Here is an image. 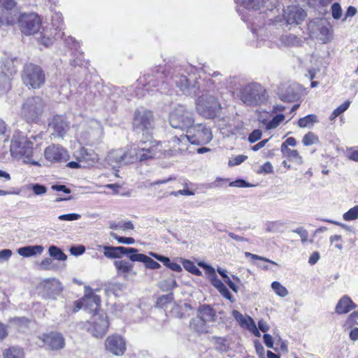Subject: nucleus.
<instances>
[{"label": "nucleus", "mask_w": 358, "mask_h": 358, "mask_svg": "<svg viewBox=\"0 0 358 358\" xmlns=\"http://www.w3.org/2000/svg\"><path fill=\"white\" fill-rule=\"evenodd\" d=\"M163 153L160 143L152 145L149 148H136L133 146L110 150L106 158L107 164L114 168L134 164L138 161H144L153 157H159Z\"/></svg>", "instance_id": "f257e3e1"}, {"label": "nucleus", "mask_w": 358, "mask_h": 358, "mask_svg": "<svg viewBox=\"0 0 358 358\" xmlns=\"http://www.w3.org/2000/svg\"><path fill=\"white\" fill-rule=\"evenodd\" d=\"M10 152L13 157L17 159H23L24 163L39 165L37 162L31 160L33 155V143L22 133L13 135Z\"/></svg>", "instance_id": "f03ea898"}, {"label": "nucleus", "mask_w": 358, "mask_h": 358, "mask_svg": "<svg viewBox=\"0 0 358 358\" xmlns=\"http://www.w3.org/2000/svg\"><path fill=\"white\" fill-rule=\"evenodd\" d=\"M45 102L40 96L29 97L23 103L21 115L27 122H38L45 110Z\"/></svg>", "instance_id": "7ed1b4c3"}, {"label": "nucleus", "mask_w": 358, "mask_h": 358, "mask_svg": "<svg viewBox=\"0 0 358 358\" xmlns=\"http://www.w3.org/2000/svg\"><path fill=\"white\" fill-rule=\"evenodd\" d=\"M195 105L197 113L206 119H213L218 116L222 109L217 99L208 93L199 96Z\"/></svg>", "instance_id": "20e7f679"}, {"label": "nucleus", "mask_w": 358, "mask_h": 358, "mask_svg": "<svg viewBox=\"0 0 358 358\" xmlns=\"http://www.w3.org/2000/svg\"><path fill=\"white\" fill-rule=\"evenodd\" d=\"M102 134L99 122L88 119L83 121L77 129L76 136L85 143H94L97 141Z\"/></svg>", "instance_id": "39448f33"}, {"label": "nucleus", "mask_w": 358, "mask_h": 358, "mask_svg": "<svg viewBox=\"0 0 358 358\" xmlns=\"http://www.w3.org/2000/svg\"><path fill=\"white\" fill-rule=\"evenodd\" d=\"M194 122L192 111L185 105L178 104L169 114V123L173 128L187 130Z\"/></svg>", "instance_id": "423d86ee"}, {"label": "nucleus", "mask_w": 358, "mask_h": 358, "mask_svg": "<svg viewBox=\"0 0 358 358\" xmlns=\"http://www.w3.org/2000/svg\"><path fill=\"white\" fill-rule=\"evenodd\" d=\"M268 98L266 90L259 83L245 85L241 92V99L246 105L257 106L264 103Z\"/></svg>", "instance_id": "0eeeda50"}, {"label": "nucleus", "mask_w": 358, "mask_h": 358, "mask_svg": "<svg viewBox=\"0 0 358 358\" xmlns=\"http://www.w3.org/2000/svg\"><path fill=\"white\" fill-rule=\"evenodd\" d=\"M22 78L26 85L38 89L44 84L45 76L40 66L27 64L24 66Z\"/></svg>", "instance_id": "6e6552de"}, {"label": "nucleus", "mask_w": 358, "mask_h": 358, "mask_svg": "<svg viewBox=\"0 0 358 358\" xmlns=\"http://www.w3.org/2000/svg\"><path fill=\"white\" fill-rule=\"evenodd\" d=\"M41 26V19L36 13H22L19 16V29L26 36L36 34L40 30Z\"/></svg>", "instance_id": "1a4fd4ad"}, {"label": "nucleus", "mask_w": 358, "mask_h": 358, "mask_svg": "<svg viewBox=\"0 0 358 358\" xmlns=\"http://www.w3.org/2000/svg\"><path fill=\"white\" fill-rule=\"evenodd\" d=\"M108 322L107 316L104 313H95L93 314L90 321L87 331H90L93 336L99 338L103 336L108 331Z\"/></svg>", "instance_id": "9d476101"}, {"label": "nucleus", "mask_w": 358, "mask_h": 358, "mask_svg": "<svg viewBox=\"0 0 358 358\" xmlns=\"http://www.w3.org/2000/svg\"><path fill=\"white\" fill-rule=\"evenodd\" d=\"M52 25L54 27V31H48L45 28L43 29V31L41 32V37L38 38L40 43L43 44L45 46H48L52 43L53 39L55 37H62L63 36V33L60 34L59 32H56L57 29L59 31L62 29V14L59 13H55L52 17Z\"/></svg>", "instance_id": "9b49d317"}, {"label": "nucleus", "mask_w": 358, "mask_h": 358, "mask_svg": "<svg viewBox=\"0 0 358 358\" xmlns=\"http://www.w3.org/2000/svg\"><path fill=\"white\" fill-rule=\"evenodd\" d=\"M187 132L189 134L192 138V144H203L209 143L212 138L213 135L210 129L206 128L202 124H192L187 130Z\"/></svg>", "instance_id": "f8f14e48"}, {"label": "nucleus", "mask_w": 358, "mask_h": 358, "mask_svg": "<svg viewBox=\"0 0 358 358\" xmlns=\"http://www.w3.org/2000/svg\"><path fill=\"white\" fill-rule=\"evenodd\" d=\"M38 339L43 343V346L48 350L57 351L65 347L64 337L59 332L43 334L38 336Z\"/></svg>", "instance_id": "ddd939ff"}, {"label": "nucleus", "mask_w": 358, "mask_h": 358, "mask_svg": "<svg viewBox=\"0 0 358 358\" xmlns=\"http://www.w3.org/2000/svg\"><path fill=\"white\" fill-rule=\"evenodd\" d=\"M134 126L137 130L149 134L154 127L152 113L146 110L136 111L134 119Z\"/></svg>", "instance_id": "4468645a"}, {"label": "nucleus", "mask_w": 358, "mask_h": 358, "mask_svg": "<svg viewBox=\"0 0 358 358\" xmlns=\"http://www.w3.org/2000/svg\"><path fill=\"white\" fill-rule=\"evenodd\" d=\"M171 80L183 94L191 96L196 94L199 86L194 80L192 83L190 80L187 79L186 76L180 73L173 76Z\"/></svg>", "instance_id": "2eb2a0df"}, {"label": "nucleus", "mask_w": 358, "mask_h": 358, "mask_svg": "<svg viewBox=\"0 0 358 358\" xmlns=\"http://www.w3.org/2000/svg\"><path fill=\"white\" fill-rule=\"evenodd\" d=\"M44 296L48 298L55 299L62 291V287L59 280L48 278L43 280L38 285Z\"/></svg>", "instance_id": "dca6fc26"}, {"label": "nucleus", "mask_w": 358, "mask_h": 358, "mask_svg": "<svg viewBox=\"0 0 358 358\" xmlns=\"http://www.w3.org/2000/svg\"><path fill=\"white\" fill-rule=\"evenodd\" d=\"M107 351L116 356L122 355L126 350V344L123 338L118 335L108 336L105 341Z\"/></svg>", "instance_id": "f3484780"}, {"label": "nucleus", "mask_w": 358, "mask_h": 358, "mask_svg": "<svg viewBox=\"0 0 358 358\" xmlns=\"http://www.w3.org/2000/svg\"><path fill=\"white\" fill-rule=\"evenodd\" d=\"M306 16V12L296 6H287L284 9L283 17L288 24H299Z\"/></svg>", "instance_id": "a211bd4d"}, {"label": "nucleus", "mask_w": 358, "mask_h": 358, "mask_svg": "<svg viewBox=\"0 0 358 358\" xmlns=\"http://www.w3.org/2000/svg\"><path fill=\"white\" fill-rule=\"evenodd\" d=\"M49 127L60 138H63L70 129L66 118L62 115L55 116L49 123Z\"/></svg>", "instance_id": "6ab92c4d"}, {"label": "nucleus", "mask_w": 358, "mask_h": 358, "mask_svg": "<svg viewBox=\"0 0 358 358\" xmlns=\"http://www.w3.org/2000/svg\"><path fill=\"white\" fill-rule=\"evenodd\" d=\"M104 255L108 258H120L123 255H130L138 252V250L134 248H125L122 246H103Z\"/></svg>", "instance_id": "aec40b11"}, {"label": "nucleus", "mask_w": 358, "mask_h": 358, "mask_svg": "<svg viewBox=\"0 0 358 358\" xmlns=\"http://www.w3.org/2000/svg\"><path fill=\"white\" fill-rule=\"evenodd\" d=\"M45 157L50 162L66 161L67 152L62 146L52 145L45 149Z\"/></svg>", "instance_id": "412c9836"}, {"label": "nucleus", "mask_w": 358, "mask_h": 358, "mask_svg": "<svg viewBox=\"0 0 358 358\" xmlns=\"http://www.w3.org/2000/svg\"><path fill=\"white\" fill-rule=\"evenodd\" d=\"M101 299L99 296L91 294L85 295L82 301H76L73 312H78L82 308L83 306H90L91 310H96L100 305Z\"/></svg>", "instance_id": "4be33fe9"}, {"label": "nucleus", "mask_w": 358, "mask_h": 358, "mask_svg": "<svg viewBox=\"0 0 358 358\" xmlns=\"http://www.w3.org/2000/svg\"><path fill=\"white\" fill-rule=\"evenodd\" d=\"M20 15L17 9L2 10L0 15L1 26H11L18 23V18Z\"/></svg>", "instance_id": "5701e85b"}, {"label": "nucleus", "mask_w": 358, "mask_h": 358, "mask_svg": "<svg viewBox=\"0 0 358 358\" xmlns=\"http://www.w3.org/2000/svg\"><path fill=\"white\" fill-rule=\"evenodd\" d=\"M192 141L189 135H181L179 137H172L170 143L175 148L176 151L182 153L187 150L188 145L189 143H191Z\"/></svg>", "instance_id": "b1692460"}, {"label": "nucleus", "mask_w": 358, "mask_h": 358, "mask_svg": "<svg viewBox=\"0 0 358 358\" xmlns=\"http://www.w3.org/2000/svg\"><path fill=\"white\" fill-rule=\"evenodd\" d=\"M128 257L131 262H139L144 263L146 268H148L158 269L161 267V265L158 262L154 261L152 258L144 254H138L136 252L129 255Z\"/></svg>", "instance_id": "393cba45"}, {"label": "nucleus", "mask_w": 358, "mask_h": 358, "mask_svg": "<svg viewBox=\"0 0 358 358\" xmlns=\"http://www.w3.org/2000/svg\"><path fill=\"white\" fill-rule=\"evenodd\" d=\"M356 304L351 300V299L345 295L340 299L338 303L336 306L335 311L337 314H346L351 310L356 308Z\"/></svg>", "instance_id": "a878e982"}, {"label": "nucleus", "mask_w": 358, "mask_h": 358, "mask_svg": "<svg viewBox=\"0 0 358 358\" xmlns=\"http://www.w3.org/2000/svg\"><path fill=\"white\" fill-rule=\"evenodd\" d=\"M114 266L118 275L126 277L131 273L136 274V272L133 271L134 265L125 260H116L114 262Z\"/></svg>", "instance_id": "bb28decb"}, {"label": "nucleus", "mask_w": 358, "mask_h": 358, "mask_svg": "<svg viewBox=\"0 0 358 358\" xmlns=\"http://www.w3.org/2000/svg\"><path fill=\"white\" fill-rule=\"evenodd\" d=\"M44 250L42 245H29L20 248L17 253L22 257H29L36 255H41Z\"/></svg>", "instance_id": "cd10ccee"}, {"label": "nucleus", "mask_w": 358, "mask_h": 358, "mask_svg": "<svg viewBox=\"0 0 358 358\" xmlns=\"http://www.w3.org/2000/svg\"><path fill=\"white\" fill-rule=\"evenodd\" d=\"M189 328L198 334L206 333L208 331L206 322L198 316L190 320Z\"/></svg>", "instance_id": "c85d7f7f"}, {"label": "nucleus", "mask_w": 358, "mask_h": 358, "mask_svg": "<svg viewBox=\"0 0 358 358\" xmlns=\"http://www.w3.org/2000/svg\"><path fill=\"white\" fill-rule=\"evenodd\" d=\"M198 317L207 322L214 319L215 312L210 306L203 305L199 310Z\"/></svg>", "instance_id": "c756f323"}, {"label": "nucleus", "mask_w": 358, "mask_h": 358, "mask_svg": "<svg viewBox=\"0 0 358 358\" xmlns=\"http://www.w3.org/2000/svg\"><path fill=\"white\" fill-rule=\"evenodd\" d=\"M80 157H78L79 162L86 163L87 165L91 166L97 161V157L94 154H90L84 149L80 152Z\"/></svg>", "instance_id": "7c9ffc66"}, {"label": "nucleus", "mask_w": 358, "mask_h": 358, "mask_svg": "<svg viewBox=\"0 0 358 358\" xmlns=\"http://www.w3.org/2000/svg\"><path fill=\"white\" fill-rule=\"evenodd\" d=\"M281 151L283 153V155H285L289 159L295 160L296 162L300 164L303 163V159L296 150H292L284 145L281 146Z\"/></svg>", "instance_id": "2f4dec72"}, {"label": "nucleus", "mask_w": 358, "mask_h": 358, "mask_svg": "<svg viewBox=\"0 0 358 358\" xmlns=\"http://www.w3.org/2000/svg\"><path fill=\"white\" fill-rule=\"evenodd\" d=\"M317 122V117L315 115L310 114L300 118L298 122V125L301 128L310 127Z\"/></svg>", "instance_id": "473e14b6"}, {"label": "nucleus", "mask_w": 358, "mask_h": 358, "mask_svg": "<svg viewBox=\"0 0 358 358\" xmlns=\"http://www.w3.org/2000/svg\"><path fill=\"white\" fill-rule=\"evenodd\" d=\"M4 358H23L24 352L21 348L12 347L3 352Z\"/></svg>", "instance_id": "72a5a7b5"}, {"label": "nucleus", "mask_w": 358, "mask_h": 358, "mask_svg": "<svg viewBox=\"0 0 358 358\" xmlns=\"http://www.w3.org/2000/svg\"><path fill=\"white\" fill-rule=\"evenodd\" d=\"M232 315L242 327H249L250 326V324L253 323V320L252 319V317H245L238 310H233Z\"/></svg>", "instance_id": "f704fd0d"}, {"label": "nucleus", "mask_w": 358, "mask_h": 358, "mask_svg": "<svg viewBox=\"0 0 358 358\" xmlns=\"http://www.w3.org/2000/svg\"><path fill=\"white\" fill-rule=\"evenodd\" d=\"M10 88V78L5 72L0 71V95L8 91Z\"/></svg>", "instance_id": "c9c22d12"}, {"label": "nucleus", "mask_w": 358, "mask_h": 358, "mask_svg": "<svg viewBox=\"0 0 358 358\" xmlns=\"http://www.w3.org/2000/svg\"><path fill=\"white\" fill-rule=\"evenodd\" d=\"M50 257L59 261H65L67 256L62 251L60 248L55 245H51L48 250Z\"/></svg>", "instance_id": "e433bc0d"}, {"label": "nucleus", "mask_w": 358, "mask_h": 358, "mask_svg": "<svg viewBox=\"0 0 358 358\" xmlns=\"http://www.w3.org/2000/svg\"><path fill=\"white\" fill-rule=\"evenodd\" d=\"M299 97V94L294 91V86H289L287 92L280 94L281 100L287 102L294 101Z\"/></svg>", "instance_id": "4c0bfd02"}, {"label": "nucleus", "mask_w": 358, "mask_h": 358, "mask_svg": "<svg viewBox=\"0 0 358 358\" xmlns=\"http://www.w3.org/2000/svg\"><path fill=\"white\" fill-rule=\"evenodd\" d=\"M302 143L305 146H310L320 143L318 136L314 133L309 131L303 138Z\"/></svg>", "instance_id": "58836bf2"}, {"label": "nucleus", "mask_w": 358, "mask_h": 358, "mask_svg": "<svg viewBox=\"0 0 358 358\" xmlns=\"http://www.w3.org/2000/svg\"><path fill=\"white\" fill-rule=\"evenodd\" d=\"M110 228L114 230H116L117 229H121L122 231H127V230H133L134 229V226L132 224L131 222H120L118 223H111L110 224Z\"/></svg>", "instance_id": "ea45409f"}, {"label": "nucleus", "mask_w": 358, "mask_h": 358, "mask_svg": "<svg viewBox=\"0 0 358 358\" xmlns=\"http://www.w3.org/2000/svg\"><path fill=\"white\" fill-rule=\"evenodd\" d=\"M271 287L275 293L280 297H285L288 295L289 292L287 288L277 281L272 282Z\"/></svg>", "instance_id": "a19ab883"}, {"label": "nucleus", "mask_w": 358, "mask_h": 358, "mask_svg": "<svg viewBox=\"0 0 358 358\" xmlns=\"http://www.w3.org/2000/svg\"><path fill=\"white\" fill-rule=\"evenodd\" d=\"M355 325H358V310L349 315L343 327L345 328H352Z\"/></svg>", "instance_id": "79ce46f5"}, {"label": "nucleus", "mask_w": 358, "mask_h": 358, "mask_svg": "<svg viewBox=\"0 0 358 358\" xmlns=\"http://www.w3.org/2000/svg\"><path fill=\"white\" fill-rule=\"evenodd\" d=\"M350 101H347L341 106H339L338 108H336L335 110H334V111L331 113L329 117L330 120H334L336 117H337L341 113L345 112L350 106Z\"/></svg>", "instance_id": "37998d69"}, {"label": "nucleus", "mask_w": 358, "mask_h": 358, "mask_svg": "<svg viewBox=\"0 0 358 358\" xmlns=\"http://www.w3.org/2000/svg\"><path fill=\"white\" fill-rule=\"evenodd\" d=\"M184 268L189 272L196 275H201V271L197 268L193 262L189 260H185L182 263Z\"/></svg>", "instance_id": "c03bdc74"}, {"label": "nucleus", "mask_w": 358, "mask_h": 358, "mask_svg": "<svg viewBox=\"0 0 358 358\" xmlns=\"http://www.w3.org/2000/svg\"><path fill=\"white\" fill-rule=\"evenodd\" d=\"M1 72H5L9 78L15 73L16 72V66L14 64V61L8 60L5 62L3 64V71Z\"/></svg>", "instance_id": "a18cd8bd"}, {"label": "nucleus", "mask_w": 358, "mask_h": 358, "mask_svg": "<svg viewBox=\"0 0 358 358\" xmlns=\"http://www.w3.org/2000/svg\"><path fill=\"white\" fill-rule=\"evenodd\" d=\"M343 217L345 221H352L357 219L358 217V206H355L348 210L343 214Z\"/></svg>", "instance_id": "49530a36"}, {"label": "nucleus", "mask_w": 358, "mask_h": 358, "mask_svg": "<svg viewBox=\"0 0 358 358\" xmlns=\"http://www.w3.org/2000/svg\"><path fill=\"white\" fill-rule=\"evenodd\" d=\"M285 119V115L279 114L275 115L266 125L267 129L276 128Z\"/></svg>", "instance_id": "de8ad7c7"}, {"label": "nucleus", "mask_w": 358, "mask_h": 358, "mask_svg": "<svg viewBox=\"0 0 358 358\" xmlns=\"http://www.w3.org/2000/svg\"><path fill=\"white\" fill-rule=\"evenodd\" d=\"M280 41L282 45L287 46L294 45L298 42L297 38L292 34L282 36Z\"/></svg>", "instance_id": "09e8293b"}, {"label": "nucleus", "mask_w": 358, "mask_h": 358, "mask_svg": "<svg viewBox=\"0 0 358 358\" xmlns=\"http://www.w3.org/2000/svg\"><path fill=\"white\" fill-rule=\"evenodd\" d=\"M110 235L112 238L117 240V242L120 243L131 245V244H134L135 242V240L131 237L119 236H117V234H116L114 232H110Z\"/></svg>", "instance_id": "8fccbe9b"}, {"label": "nucleus", "mask_w": 358, "mask_h": 358, "mask_svg": "<svg viewBox=\"0 0 358 358\" xmlns=\"http://www.w3.org/2000/svg\"><path fill=\"white\" fill-rule=\"evenodd\" d=\"M16 2L15 0H0V8L2 10H13L15 8Z\"/></svg>", "instance_id": "3c124183"}, {"label": "nucleus", "mask_w": 358, "mask_h": 358, "mask_svg": "<svg viewBox=\"0 0 358 358\" xmlns=\"http://www.w3.org/2000/svg\"><path fill=\"white\" fill-rule=\"evenodd\" d=\"M172 300H173L172 294L162 295L157 299V305L159 307H163L166 304L171 303L172 301Z\"/></svg>", "instance_id": "603ef678"}, {"label": "nucleus", "mask_w": 358, "mask_h": 358, "mask_svg": "<svg viewBox=\"0 0 358 358\" xmlns=\"http://www.w3.org/2000/svg\"><path fill=\"white\" fill-rule=\"evenodd\" d=\"M81 217V215L78 213L64 214L58 216V220L62 221H75Z\"/></svg>", "instance_id": "864d4df0"}, {"label": "nucleus", "mask_w": 358, "mask_h": 358, "mask_svg": "<svg viewBox=\"0 0 358 358\" xmlns=\"http://www.w3.org/2000/svg\"><path fill=\"white\" fill-rule=\"evenodd\" d=\"M331 13H332V17L338 20L341 18L342 15V9L338 3H334L331 6Z\"/></svg>", "instance_id": "5fc2aeb1"}, {"label": "nucleus", "mask_w": 358, "mask_h": 358, "mask_svg": "<svg viewBox=\"0 0 358 358\" xmlns=\"http://www.w3.org/2000/svg\"><path fill=\"white\" fill-rule=\"evenodd\" d=\"M247 158H248V157L245 155H237L229 161L228 165L229 166H234L239 165L241 163H243Z\"/></svg>", "instance_id": "6e6d98bb"}, {"label": "nucleus", "mask_w": 358, "mask_h": 358, "mask_svg": "<svg viewBox=\"0 0 358 358\" xmlns=\"http://www.w3.org/2000/svg\"><path fill=\"white\" fill-rule=\"evenodd\" d=\"M318 30L320 31V34L323 36V38H321L322 42L324 43H327L329 41V34L330 30L329 27L327 26H320L319 27Z\"/></svg>", "instance_id": "4d7b16f0"}, {"label": "nucleus", "mask_w": 358, "mask_h": 358, "mask_svg": "<svg viewBox=\"0 0 358 358\" xmlns=\"http://www.w3.org/2000/svg\"><path fill=\"white\" fill-rule=\"evenodd\" d=\"M31 189L36 195H42L47 192V188L38 183L32 185Z\"/></svg>", "instance_id": "13d9d810"}, {"label": "nucleus", "mask_w": 358, "mask_h": 358, "mask_svg": "<svg viewBox=\"0 0 358 358\" xmlns=\"http://www.w3.org/2000/svg\"><path fill=\"white\" fill-rule=\"evenodd\" d=\"M40 266L43 270H52L54 268L53 261L51 258H45L41 262Z\"/></svg>", "instance_id": "bf43d9fd"}, {"label": "nucleus", "mask_w": 358, "mask_h": 358, "mask_svg": "<svg viewBox=\"0 0 358 358\" xmlns=\"http://www.w3.org/2000/svg\"><path fill=\"white\" fill-rule=\"evenodd\" d=\"M293 232L297 234L301 239L302 243H305L307 241L308 238V232L306 229L303 227L297 228L293 230Z\"/></svg>", "instance_id": "052dcab7"}, {"label": "nucleus", "mask_w": 358, "mask_h": 358, "mask_svg": "<svg viewBox=\"0 0 358 358\" xmlns=\"http://www.w3.org/2000/svg\"><path fill=\"white\" fill-rule=\"evenodd\" d=\"M262 132L259 129H255L248 136V141L250 143H253L261 138Z\"/></svg>", "instance_id": "680f3d73"}, {"label": "nucleus", "mask_w": 358, "mask_h": 358, "mask_svg": "<svg viewBox=\"0 0 358 358\" xmlns=\"http://www.w3.org/2000/svg\"><path fill=\"white\" fill-rule=\"evenodd\" d=\"M245 257H251L252 259H259V260H262V261H264L266 262H268L273 265H278V264L274 262V261H272L271 259H268L266 257H262V256H259L257 255H255V254H252L249 252H245Z\"/></svg>", "instance_id": "e2e57ef3"}, {"label": "nucleus", "mask_w": 358, "mask_h": 358, "mask_svg": "<svg viewBox=\"0 0 358 358\" xmlns=\"http://www.w3.org/2000/svg\"><path fill=\"white\" fill-rule=\"evenodd\" d=\"M150 255L154 258H155L157 260L163 263L164 265L166 266V267H168L171 263L170 259L169 257L160 255L155 252H150Z\"/></svg>", "instance_id": "0e129e2a"}, {"label": "nucleus", "mask_w": 358, "mask_h": 358, "mask_svg": "<svg viewBox=\"0 0 358 358\" xmlns=\"http://www.w3.org/2000/svg\"><path fill=\"white\" fill-rule=\"evenodd\" d=\"M220 293L226 299H229L231 302L234 301V299L229 289L227 288L225 285H224L222 288H220L219 290Z\"/></svg>", "instance_id": "69168bd1"}, {"label": "nucleus", "mask_w": 358, "mask_h": 358, "mask_svg": "<svg viewBox=\"0 0 358 358\" xmlns=\"http://www.w3.org/2000/svg\"><path fill=\"white\" fill-rule=\"evenodd\" d=\"M273 171V167L271 162H267L261 166V170L258 171V173H271Z\"/></svg>", "instance_id": "338daca9"}, {"label": "nucleus", "mask_w": 358, "mask_h": 358, "mask_svg": "<svg viewBox=\"0 0 358 358\" xmlns=\"http://www.w3.org/2000/svg\"><path fill=\"white\" fill-rule=\"evenodd\" d=\"M210 281L211 284L217 289L219 290L220 288H222L224 285L223 282L217 278V275L214 277H212L210 279Z\"/></svg>", "instance_id": "774afa93"}]
</instances>
